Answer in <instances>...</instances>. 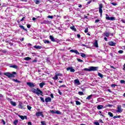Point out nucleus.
<instances>
[{
  "mask_svg": "<svg viewBox=\"0 0 125 125\" xmlns=\"http://www.w3.org/2000/svg\"><path fill=\"white\" fill-rule=\"evenodd\" d=\"M31 91L33 93H35V94H37V95H38V96L40 95V94L42 96V94H43L42 91L40 89H39L38 88H37V89L35 88H33L31 90Z\"/></svg>",
  "mask_w": 125,
  "mask_h": 125,
  "instance_id": "f257e3e1",
  "label": "nucleus"
},
{
  "mask_svg": "<svg viewBox=\"0 0 125 125\" xmlns=\"http://www.w3.org/2000/svg\"><path fill=\"white\" fill-rule=\"evenodd\" d=\"M5 76H6L9 78V79H11V78H15V75H16V72H13L12 73L9 72H7L4 74Z\"/></svg>",
  "mask_w": 125,
  "mask_h": 125,
  "instance_id": "f03ea898",
  "label": "nucleus"
},
{
  "mask_svg": "<svg viewBox=\"0 0 125 125\" xmlns=\"http://www.w3.org/2000/svg\"><path fill=\"white\" fill-rule=\"evenodd\" d=\"M103 8V4L101 3L99 5V12L101 16H102V13L103 12V10L102 9Z\"/></svg>",
  "mask_w": 125,
  "mask_h": 125,
  "instance_id": "7ed1b4c3",
  "label": "nucleus"
},
{
  "mask_svg": "<svg viewBox=\"0 0 125 125\" xmlns=\"http://www.w3.org/2000/svg\"><path fill=\"white\" fill-rule=\"evenodd\" d=\"M19 108H20V109H26V104H24L20 102L19 104Z\"/></svg>",
  "mask_w": 125,
  "mask_h": 125,
  "instance_id": "20e7f679",
  "label": "nucleus"
},
{
  "mask_svg": "<svg viewBox=\"0 0 125 125\" xmlns=\"http://www.w3.org/2000/svg\"><path fill=\"white\" fill-rule=\"evenodd\" d=\"M105 19L106 20H112V21H113V20H116V18H115V17H109V16L108 15V14H106L105 15Z\"/></svg>",
  "mask_w": 125,
  "mask_h": 125,
  "instance_id": "39448f33",
  "label": "nucleus"
},
{
  "mask_svg": "<svg viewBox=\"0 0 125 125\" xmlns=\"http://www.w3.org/2000/svg\"><path fill=\"white\" fill-rule=\"evenodd\" d=\"M123 112V109H122V105H119L117 106V113H122Z\"/></svg>",
  "mask_w": 125,
  "mask_h": 125,
  "instance_id": "423d86ee",
  "label": "nucleus"
},
{
  "mask_svg": "<svg viewBox=\"0 0 125 125\" xmlns=\"http://www.w3.org/2000/svg\"><path fill=\"white\" fill-rule=\"evenodd\" d=\"M89 68H90V72H91V71H97L98 70V66H90Z\"/></svg>",
  "mask_w": 125,
  "mask_h": 125,
  "instance_id": "0eeeda50",
  "label": "nucleus"
},
{
  "mask_svg": "<svg viewBox=\"0 0 125 125\" xmlns=\"http://www.w3.org/2000/svg\"><path fill=\"white\" fill-rule=\"evenodd\" d=\"M27 84L29 86V87H35V86H36V83L32 82L27 83Z\"/></svg>",
  "mask_w": 125,
  "mask_h": 125,
  "instance_id": "6e6552de",
  "label": "nucleus"
},
{
  "mask_svg": "<svg viewBox=\"0 0 125 125\" xmlns=\"http://www.w3.org/2000/svg\"><path fill=\"white\" fill-rule=\"evenodd\" d=\"M67 71H69V70H70V72H71V73H74L75 72V69L74 68H73L72 67H68L66 68Z\"/></svg>",
  "mask_w": 125,
  "mask_h": 125,
  "instance_id": "1a4fd4ad",
  "label": "nucleus"
},
{
  "mask_svg": "<svg viewBox=\"0 0 125 125\" xmlns=\"http://www.w3.org/2000/svg\"><path fill=\"white\" fill-rule=\"evenodd\" d=\"M36 116H37V117H40V116H41V117H42V118H43V114H42V112H38L36 113Z\"/></svg>",
  "mask_w": 125,
  "mask_h": 125,
  "instance_id": "9d476101",
  "label": "nucleus"
},
{
  "mask_svg": "<svg viewBox=\"0 0 125 125\" xmlns=\"http://www.w3.org/2000/svg\"><path fill=\"white\" fill-rule=\"evenodd\" d=\"M45 102H46V103H48V102H51V98L49 97H48L47 98H45Z\"/></svg>",
  "mask_w": 125,
  "mask_h": 125,
  "instance_id": "9b49d317",
  "label": "nucleus"
},
{
  "mask_svg": "<svg viewBox=\"0 0 125 125\" xmlns=\"http://www.w3.org/2000/svg\"><path fill=\"white\" fill-rule=\"evenodd\" d=\"M19 117L21 120H27V116L19 115Z\"/></svg>",
  "mask_w": 125,
  "mask_h": 125,
  "instance_id": "f8f14e48",
  "label": "nucleus"
},
{
  "mask_svg": "<svg viewBox=\"0 0 125 125\" xmlns=\"http://www.w3.org/2000/svg\"><path fill=\"white\" fill-rule=\"evenodd\" d=\"M108 44L110 46H115L116 45V43L114 42H108Z\"/></svg>",
  "mask_w": 125,
  "mask_h": 125,
  "instance_id": "ddd939ff",
  "label": "nucleus"
},
{
  "mask_svg": "<svg viewBox=\"0 0 125 125\" xmlns=\"http://www.w3.org/2000/svg\"><path fill=\"white\" fill-rule=\"evenodd\" d=\"M98 110H101V109H104V106L103 105H98L97 107Z\"/></svg>",
  "mask_w": 125,
  "mask_h": 125,
  "instance_id": "4468645a",
  "label": "nucleus"
},
{
  "mask_svg": "<svg viewBox=\"0 0 125 125\" xmlns=\"http://www.w3.org/2000/svg\"><path fill=\"white\" fill-rule=\"evenodd\" d=\"M39 85L41 88H42V87H43V85H45V83L42 82L39 84Z\"/></svg>",
  "mask_w": 125,
  "mask_h": 125,
  "instance_id": "2eb2a0df",
  "label": "nucleus"
},
{
  "mask_svg": "<svg viewBox=\"0 0 125 125\" xmlns=\"http://www.w3.org/2000/svg\"><path fill=\"white\" fill-rule=\"evenodd\" d=\"M93 44L95 47H98V42H97V40H95V42L93 43Z\"/></svg>",
  "mask_w": 125,
  "mask_h": 125,
  "instance_id": "dca6fc26",
  "label": "nucleus"
},
{
  "mask_svg": "<svg viewBox=\"0 0 125 125\" xmlns=\"http://www.w3.org/2000/svg\"><path fill=\"white\" fill-rule=\"evenodd\" d=\"M49 38L52 42H56V41H55V39H54V37H53V36L50 35L49 36Z\"/></svg>",
  "mask_w": 125,
  "mask_h": 125,
  "instance_id": "f3484780",
  "label": "nucleus"
},
{
  "mask_svg": "<svg viewBox=\"0 0 125 125\" xmlns=\"http://www.w3.org/2000/svg\"><path fill=\"white\" fill-rule=\"evenodd\" d=\"M34 48H36V49H41V48L42 47L41 46H37L35 45L34 46Z\"/></svg>",
  "mask_w": 125,
  "mask_h": 125,
  "instance_id": "a211bd4d",
  "label": "nucleus"
},
{
  "mask_svg": "<svg viewBox=\"0 0 125 125\" xmlns=\"http://www.w3.org/2000/svg\"><path fill=\"white\" fill-rule=\"evenodd\" d=\"M31 59H32V58L29 57H26L24 59V60H25L26 61H30V60H31Z\"/></svg>",
  "mask_w": 125,
  "mask_h": 125,
  "instance_id": "6ab92c4d",
  "label": "nucleus"
},
{
  "mask_svg": "<svg viewBox=\"0 0 125 125\" xmlns=\"http://www.w3.org/2000/svg\"><path fill=\"white\" fill-rule=\"evenodd\" d=\"M19 27L20 28H21V29H22V30H24V31H27V29L25 28V27H24V26L20 25Z\"/></svg>",
  "mask_w": 125,
  "mask_h": 125,
  "instance_id": "aec40b11",
  "label": "nucleus"
},
{
  "mask_svg": "<svg viewBox=\"0 0 125 125\" xmlns=\"http://www.w3.org/2000/svg\"><path fill=\"white\" fill-rule=\"evenodd\" d=\"M70 29L72 30V31H74V32H77V29L75 28V26H71L70 27Z\"/></svg>",
  "mask_w": 125,
  "mask_h": 125,
  "instance_id": "412c9836",
  "label": "nucleus"
},
{
  "mask_svg": "<svg viewBox=\"0 0 125 125\" xmlns=\"http://www.w3.org/2000/svg\"><path fill=\"white\" fill-rule=\"evenodd\" d=\"M80 54H81V57H83V58H85V56H86L85 54L83 53H81Z\"/></svg>",
  "mask_w": 125,
  "mask_h": 125,
  "instance_id": "4be33fe9",
  "label": "nucleus"
},
{
  "mask_svg": "<svg viewBox=\"0 0 125 125\" xmlns=\"http://www.w3.org/2000/svg\"><path fill=\"white\" fill-rule=\"evenodd\" d=\"M74 83L77 84H80V81L79 79H76L74 81Z\"/></svg>",
  "mask_w": 125,
  "mask_h": 125,
  "instance_id": "5701e85b",
  "label": "nucleus"
},
{
  "mask_svg": "<svg viewBox=\"0 0 125 125\" xmlns=\"http://www.w3.org/2000/svg\"><path fill=\"white\" fill-rule=\"evenodd\" d=\"M34 2H35L36 4H39L40 0H34Z\"/></svg>",
  "mask_w": 125,
  "mask_h": 125,
  "instance_id": "b1692460",
  "label": "nucleus"
},
{
  "mask_svg": "<svg viewBox=\"0 0 125 125\" xmlns=\"http://www.w3.org/2000/svg\"><path fill=\"white\" fill-rule=\"evenodd\" d=\"M53 80H55V81H56L57 80H58V76L56 74L54 77H53Z\"/></svg>",
  "mask_w": 125,
  "mask_h": 125,
  "instance_id": "393cba45",
  "label": "nucleus"
},
{
  "mask_svg": "<svg viewBox=\"0 0 125 125\" xmlns=\"http://www.w3.org/2000/svg\"><path fill=\"white\" fill-rule=\"evenodd\" d=\"M91 97H92V95H89V96L86 98V99H87V100H90L91 99Z\"/></svg>",
  "mask_w": 125,
  "mask_h": 125,
  "instance_id": "a878e982",
  "label": "nucleus"
},
{
  "mask_svg": "<svg viewBox=\"0 0 125 125\" xmlns=\"http://www.w3.org/2000/svg\"><path fill=\"white\" fill-rule=\"evenodd\" d=\"M11 104L12 105V106H16V103L13 101H11Z\"/></svg>",
  "mask_w": 125,
  "mask_h": 125,
  "instance_id": "bb28decb",
  "label": "nucleus"
},
{
  "mask_svg": "<svg viewBox=\"0 0 125 125\" xmlns=\"http://www.w3.org/2000/svg\"><path fill=\"white\" fill-rule=\"evenodd\" d=\"M108 115L110 117H114V115H113V113H112L111 112H108Z\"/></svg>",
  "mask_w": 125,
  "mask_h": 125,
  "instance_id": "cd10ccee",
  "label": "nucleus"
},
{
  "mask_svg": "<svg viewBox=\"0 0 125 125\" xmlns=\"http://www.w3.org/2000/svg\"><path fill=\"white\" fill-rule=\"evenodd\" d=\"M44 43H48V44L50 43V42H49V41L47 40H44Z\"/></svg>",
  "mask_w": 125,
  "mask_h": 125,
  "instance_id": "c85d7f7f",
  "label": "nucleus"
},
{
  "mask_svg": "<svg viewBox=\"0 0 125 125\" xmlns=\"http://www.w3.org/2000/svg\"><path fill=\"white\" fill-rule=\"evenodd\" d=\"M120 118H121V115H118V116L116 115L113 117V119H117V118L120 119Z\"/></svg>",
  "mask_w": 125,
  "mask_h": 125,
  "instance_id": "c756f323",
  "label": "nucleus"
},
{
  "mask_svg": "<svg viewBox=\"0 0 125 125\" xmlns=\"http://www.w3.org/2000/svg\"><path fill=\"white\" fill-rule=\"evenodd\" d=\"M11 67L12 68H14V69H17V68H18V66H17L16 65H12V66H11Z\"/></svg>",
  "mask_w": 125,
  "mask_h": 125,
  "instance_id": "7c9ffc66",
  "label": "nucleus"
},
{
  "mask_svg": "<svg viewBox=\"0 0 125 125\" xmlns=\"http://www.w3.org/2000/svg\"><path fill=\"white\" fill-rule=\"evenodd\" d=\"M18 124V120H15L13 122V124L15 125H17Z\"/></svg>",
  "mask_w": 125,
  "mask_h": 125,
  "instance_id": "2f4dec72",
  "label": "nucleus"
},
{
  "mask_svg": "<svg viewBox=\"0 0 125 125\" xmlns=\"http://www.w3.org/2000/svg\"><path fill=\"white\" fill-rule=\"evenodd\" d=\"M98 75L99 76V77H100V78H103V75L101 73H98Z\"/></svg>",
  "mask_w": 125,
  "mask_h": 125,
  "instance_id": "473e14b6",
  "label": "nucleus"
},
{
  "mask_svg": "<svg viewBox=\"0 0 125 125\" xmlns=\"http://www.w3.org/2000/svg\"><path fill=\"white\" fill-rule=\"evenodd\" d=\"M104 36L105 37H107V38H109V36H110V34L108 33H105Z\"/></svg>",
  "mask_w": 125,
  "mask_h": 125,
  "instance_id": "72a5a7b5",
  "label": "nucleus"
},
{
  "mask_svg": "<svg viewBox=\"0 0 125 125\" xmlns=\"http://www.w3.org/2000/svg\"><path fill=\"white\" fill-rule=\"evenodd\" d=\"M111 87H113L115 88L116 87V86H118V85L116 84H112L111 85Z\"/></svg>",
  "mask_w": 125,
  "mask_h": 125,
  "instance_id": "f704fd0d",
  "label": "nucleus"
},
{
  "mask_svg": "<svg viewBox=\"0 0 125 125\" xmlns=\"http://www.w3.org/2000/svg\"><path fill=\"white\" fill-rule=\"evenodd\" d=\"M76 105H80L81 104V102H80L79 101H76Z\"/></svg>",
  "mask_w": 125,
  "mask_h": 125,
  "instance_id": "c9c22d12",
  "label": "nucleus"
},
{
  "mask_svg": "<svg viewBox=\"0 0 125 125\" xmlns=\"http://www.w3.org/2000/svg\"><path fill=\"white\" fill-rule=\"evenodd\" d=\"M13 81L14 82H15V83H20V81L17 80V79L15 80V79H13Z\"/></svg>",
  "mask_w": 125,
  "mask_h": 125,
  "instance_id": "e433bc0d",
  "label": "nucleus"
},
{
  "mask_svg": "<svg viewBox=\"0 0 125 125\" xmlns=\"http://www.w3.org/2000/svg\"><path fill=\"white\" fill-rule=\"evenodd\" d=\"M78 94L79 95H84V94L83 92H79Z\"/></svg>",
  "mask_w": 125,
  "mask_h": 125,
  "instance_id": "4c0bfd02",
  "label": "nucleus"
},
{
  "mask_svg": "<svg viewBox=\"0 0 125 125\" xmlns=\"http://www.w3.org/2000/svg\"><path fill=\"white\" fill-rule=\"evenodd\" d=\"M55 114H57L58 115H61V112L58 110H57L56 112H55Z\"/></svg>",
  "mask_w": 125,
  "mask_h": 125,
  "instance_id": "58836bf2",
  "label": "nucleus"
},
{
  "mask_svg": "<svg viewBox=\"0 0 125 125\" xmlns=\"http://www.w3.org/2000/svg\"><path fill=\"white\" fill-rule=\"evenodd\" d=\"M83 70L84 71H88V72H90V69L89 67H88V68H84Z\"/></svg>",
  "mask_w": 125,
  "mask_h": 125,
  "instance_id": "ea45409f",
  "label": "nucleus"
},
{
  "mask_svg": "<svg viewBox=\"0 0 125 125\" xmlns=\"http://www.w3.org/2000/svg\"><path fill=\"white\" fill-rule=\"evenodd\" d=\"M74 53L78 54V55H80V52H79L77 50H75Z\"/></svg>",
  "mask_w": 125,
  "mask_h": 125,
  "instance_id": "a19ab883",
  "label": "nucleus"
},
{
  "mask_svg": "<svg viewBox=\"0 0 125 125\" xmlns=\"http://www.w3.org/2000/svg\"><path fill=\"white\" fill-rule=\"evenodd\" d=\"M41 124H42V125H46V123H45V121H42Z\"/></svg>",
  "mask_w": 125,
  "mask_h": 125,
  "instance_id": "79ce46f5",
  "label": "nucleus"
},
{
  "mask_svg": "<svg viewBox=\"0 0 125 125\" xmlns=\"http://www.w3.org/2000/svg\"><path fill=\"white\" fill-rule=\"evenodd\" d=\"M0 51H1L2 53H6L7 52L6 50H0Z\"/></svg>",
  "mask_w": 125,
  "mask_h": 125,
  "instance_id": "37998d69",
  "label": "nucleus"
},
{
  "mask_svg": "<svg viewBox=\"0 0 125 125\" xmlns=\"http://www.w3.org/2000/svg\"><path fill=\"white\" fill-rule=\"evenodd\" d=\"M58 93H59L60 95H62V92L60 91V89H58Z\"/></svg>",
  "mask_w": 125,
  "mask_h": 125,
  "instance_id": "c03bdc74",
  "label": "nucleus"
},
{
  "mask_svg": "<svg viewBox=\"0 0 125 125\" xmlns=\"http://www.w3.org/2000/svg\"><path fill=\"white\" fill-rule=\"evenodd\" d=\"M118 53H120V54H122V53H124V51L120 50L118 51Z\"/></svg>",
  "mask_w": 125,
  "mask_h": 125,
  "instance_id": "a18cd8bd",
  "label": "nucleus"
},
{
  "mask_svg": "<svg viewBox=\"0 0 125 125\" xmlns=\"http://www.w3.org/2000/svg\"><path fill=\"white\" fill-rule=\"evenodd\" d=\"M28 110H29V111H31V109H32V107L30 106L29 105L27 106Z\"/></svg>",
  "mask_w": 125,
  "mask_h": 125,
  "instance_id": "49530a36",
  "label": "nucleus"
},
{
  "mask_svg": "<svg viewBox=\"0 0 125 125\" xmlns=\"http://www.w3.org/2000/svg\"><path fill=\"white\" fill-rule=\"evenodd\" d=\"M40 99H41V101H42V102L44 103V99H43V98L41 97Z\"/></svg>",
  "mask_w": 125,
  "mask_h": 125,
  "instance_id": "de8ad7c7",
  "label": "nucleus"
},
{
  "mask_svg": "<svg viewBox=\"0 0 125 125\" xmlns=\"http://www.w3.org/2000/svg\"><path fill=\"white\" fill-rule=\"evenodd\" d=\"M77 61H78V62H83V61L81 59H77Z\"/></svg>",
  "mask_w": 125,
  "mask_h": 125,
  "instance_id": "09e8293b",
  "label": "nucleus"
},
{
  "mask_svg": "<svg viewBox=\"0 0 125 125\" xmlns=\"http://www.w3.org/2000/svg\"><path fill=\"white\" fill-rule=\"evenodd\" d=\"M58 77H62V74L61 73H58L57 74H56Z\"/></svg>",
  "mask_w": 125,
  "mask_h": 125,
  "instance_id": "8fccbe9b",
  "label": "nucleus"
},
{
  "mask_svg": "<svg viewBox=\"0 0 125 125\" xmlns=\"http://www.w3.org/2000/svg\"><path fill=\"white\" fill-rule=\"evenodd\" d=\"M99 112L100 115L101 116H102V117H104V118H105V116H104V115L102 114V112L101 111H99Z\"/></svg>",
  "mask_w": 125,
  "mask_h": 125,
  "instance_id": "3c124183",
  "label": "nucleus"
},
{
  "mask_svg": "<svg viewBox=\"0 0 125 125\" xmlns=\"http://www.w3.org/2000/svg\"><path fill=\"white\" fill-rule=\"evenodd\" d=\"M61 87H66L65 85H62L60 86H59V88H61Z\"/></svg>",
  "mask_w": 125,
  "mask_h": 125,
  "instance_id": "603ef678",
  "label": "nucleus"
},
{
  "mask_svg": "<svg viewBox=\"0 0 125 125\" xmlns=\"http://www.w3.org/2000/svg\"><path fill=\"white\" fill-rule=\"evenodd\" d=\"M48 18H50V19H53V16H48Z\"/></svg>",
  "mask_w": 125,
  "mask_h": 125,
  "instance_id": "864d4df0",
  "label": "nucleus"
},
{
  "mask_svg": "<svg viewBox=\"0 0 125 125\" xmlns=\"http://www.w3.org/2000/svg\"><path fill=\"white\" fill-rule=\"evenodd\" d=\"M111 4H112V5H114V6H116V5H117V4L115 2H112V3H111Z\"/></svg>",
  "mask_w": 125,
  "mask_h": 125,
  "instance_id": "5fc2aeb1",
  "label": "nucleus"
},
{
  "mask_svg": "<svg viewBox=\"0 0 125 125\" xmlns=\"http://www.w3.org/2000/svg\"><path fill=\"white\" fill-rule=\"evenodd\" d=\"M88 28H86L84 30V33H88Z\"/></svg>",
  "mask_w": 125,
  "mask_h": 125,
  "instance_id": "6e6d98bb",
  "label": "nucleus"
},
{
  "mask_svg": "<svg viewBox=\"0 0 125 125\" xmlns=\"http://www.w3.org/2000/svg\"><path fill=\"white\" fill-rule=\"evenodd\" d=\"M120 83H125V80H121Z\"/></svg>",
  "mask_w": 125,
  "mask_h": 125,
  "instance_id": "4d7b16f0",
  "label": "nucleus"
},
{
  "mask_svg": "<svg viewBox=\"0 0 125 125\" xmlns=\"http://www.w3.org/2000/svg\"><path fill=\"white\" fill-rule=\"evenodd\" d=\"M94 125H100V124H99V122H95L94 123Z\"/></svg>",
  "mask_w": 125,
  "mask_h": 125,
  "instance_id": "13d9d810",
  "label": "nucleus"
},
{
  "mask_svg": "<svg viewBox=\"0 0 125 125\" xmlns=\"http://www.w3.org/2000/svg\"><path fill=\"white\" fill-rule=\"evenodd\" d=\"M99 21H100V20H96L95 21V23H98V22H99Z\"/></svg>",
  "mask_w": 125,
  "mask_h": 125,
  "instance_id": "bf43d9fd",
  "label": "nucleus"
},
{
  "mask_svg": "<svg viewBox=\"0 0 125 125\" xmlns=\"http://www.w3.org/2000/svg\"><path fill=\"white\" fill-rule=\"evenodd\" d=\"M50 113H52V114H55V112L53 110H50Z\"/></svg>",
  "mask_w": 125,
  "mask_h": 125,
  "instance_id": "052dcab7",
  "label": "nucleus"
},
{
  "mask_svg": "<svg viewBox=\"0 0 125 125\" xmlns=\"http://www.w3.org/2000/svg\"><path fill=\"white\" fill-rule=\"evenodd\" d=\"M77 38H78V39H80L81 38V35H80V34H77Z\"/></svg>",
  "mask_w": 125,
  "mask_h": 125,
  "instance_id": "680f3d73",
  "label": "nucleus"
},
{
  "mask_svg": "<svg viewBox=\"0 0 125 125\" xmlns=\"http://www.w3.org/2000/svg\"><path fill=\"white\" fill-rule=\"evenodd\" d=\"M27 27L29 29H30V28H31V24H27Z\"/></svg>",
  "mask_w": 125,
  "mask_h": 125,
  "instance_id": "e2e57ef3",
  "label": "nucleus"
},
{
  "mask_svg": "<svg viewBox=\"0 0 125 125\" xmlns=\"http://www.w3.org/2000/svg\"><path fill=\"white\" fill-rule=\"evenodd\" d=\"M37 62V59H35V60H34L33 61H32V62Z\"/></svg>",
  "mask_w": 125,
  "mask_h": 125,
  "instance_id": "0e129e2a",
  "label": "nucleus"
},
{
  "mask_svg": "<svg viewBox=\"0 0 125 125\" xmlns=\"http://www.w3.org/2000/svg\"><path fill=\"white\" fill-rule=\"evenodd\" d=\"M27 125H32V122H28L27 123Z\"/></svg>",
  "mask_w": 125,
  "mask_h": 125,
  "instance_id": "69168bd1",
  "label": "nucleus"
},
{
  "mask_svg": "<svg viewBox=\"0 0 125 125\" xmlns=\"http://www.w3.org/2000/svg\"><path fill=\"white\" fill-rule=\"evenodd\" d=\"M70 52L75 53V50H70Z\"/></svg>",
  "mask_w": 125,
  "mask_h": 125,
  "instance_id": "338daca9",
  "label": "nucleus"
},
{
  "mask_svg": "<svg viewBox=\"0 0 125 125\" xmlns=\"http://www.w3.org/2000/svg\"><path fill=\"white\" fill-rule=\"evenodd\" d=\"M124 71H125V63L124 64V67H123Z\"/></svg>",
  "mask_w": 125,
  "mask_h": 125,
  "instance_id": "774afa93",
  "label": "nucleus"
}]
</instances>
